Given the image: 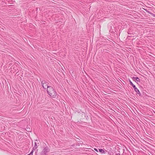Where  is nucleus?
Returning a JSON list of instances; mask_svg holds the SVG:
<instances>
[{
    "label": "nucleus",
    "instance_id": "9d476101",
    "mask_svg": "<svg viewBox=\"0 0 155 155\" xmlns=\"http://www.w3.org/2000/svg\"><path fill=\"white\" fill-rule=\"evenodd\" d=\"M33 150H32V151L30 152V153L27 155H32V153L33 152Z\"/></svg>",
    "mask_w": 155,
    "mask_h": 155
},
{
    "label": "nucleus",
    "instance_id": "f8f14e48",
    "mask_svg": "<svg viewBox=\"0 0 155 155\" xmlns=\"http://www.w3.org/2000/svg\"><path fill=\"white\" fill-rule=\"evenodd\" d=\"M94 150L96 152H98V150H97V149H96V148H94Z\"/></svg>",
    "mask_w": 155,
    "mask_h": 155
},
{
    "label": "nucleus",
    "instance_id": "ddd939ff",
    "mask_svg": "<svg viewBox=\"0 0 155 155\" xmlns=\"http://www.w3.org/2000/svg\"><path fill=\"white\" fill-rule=\"evenodd\" d=\"M116 155H120V153H118Z\"/></svg>",
    "mask_w": 155,
    "mask_h": 155
},
{
    "label": "nucleus",
    "instance_id": "39448f33",
    "mask_svg": "<svg viewBox=\"0 0 155 155\" xmlns=\"http://www.w3.org/2000/svg\"><path fill=\"white\" fill-rule=\"evenodd\" d=\"M133 87L134 88L135 91L140 96H141L142 95L141 93H140L139 90L136 87L135 85Z\"/></svg>",
    "mask_w": 155,
    "mask_h": 155
},
{
    "label": "nucleus",
    "instance_id": "f03ea898",
    "mask_svg": "<svg viewBox=\"0 0 155 155\" xmlns=\"http://www.w3.org/2000/svg\"><path fill=\"white\" fill-rule=\"evenodd\" d=\"M50 151V148L48 147L47 146L44 147L41 153L42 154H44V155H47V153H48Z\"/></svg>",
    "mask_w": 155,
    "mask_h": 155
},
{
    "label": "nucleus",
    "instance_id": "1a4fd4ad",
    "mask_svg": "<svg viewBox=\"0 0 155 155\" xmlns=\"http://www.w3.org/2000/svg\"><path fill=\"white\" fill-rule=\"evenodd\" d=\"M129 81L130 82V84L133 87L135 85L132 83L130 79H129Z\"/></svg>",
    "mask_w": 155,
    "mask_h": 155
},
{
    "label": "nucleus",
    "instance_id": "9b49d317",
    "mask_svg": "<svg viewBox=\"0 0 155 155\" xmlns=\"http://www.w3.org/2000/svg\"><path fill=\"white\" fill-rule=\"evenodd\" d=\"M128 33L129 35H131L132 34H133V33H131V32H130V31H128Z\"/></svg>",
    "mask_w": 155,
    "mask_h": 155
},
{
    "label": "nucleus",
    "instance_id": "6e6552de",
    "mask_svg": "<svg viewBox=\"0 0 155 155\" xmlns=\"http://www.w3.org/2000/svg\"><path fill=\"white\" fill-rule=\"evenodd\" d=\"M146 12L150 14L153 17H155V15L153 14V13H151L149 11H148V10H145Z\"/></svg>",
    "mask_w": 155,
    "mask_h": 155
},
{
    "label": "nucleus",
    "instance_id": "20e7f679",
    "mask_svg": "<svg viewBox=\"0 0 155 155\" xmlns=\"http://www.w3.org/2000/svg\"><path fill=\"white\" fill-rule=\"evenodd\" d=\"M39 143V141L37 140H36L34 142V145L33 147V151L35 150L38 147V144Z\"/></svg>",
    "mask_w": 155,
    "mask_h": 155
},
{
    "label": "nucleus",
    "instance_id": "7ed1b4c3",
    "mask_svg": "<svg viewBox=\"0 0 155 155\" xmlns=\"http://www.w3.org/2000/svg\"><path fill=\"white\" fill-rule=\"evenodd\" d=\"M41 85L43 88L45 89H47L48 88V86H49L48 85V83L45 80L41 81Z\"/></svg>",
    "mask_w": 155,
    "mask_h": 155
},
{
    "label": "nucleus",
    "instance_id": "423d86ee",
    "mask_svg": "<svg viewBox=\"0 0 155 155\" xmlns=\"http://www.w3.org/2000/svg\"><path fill=\"white\" fill-rule=\"evenodd\" d=\"M132 78L134 81L137 83L138 82H140V80L138 77H133V78Z\"/></svg>",
    "mask_w": 155,
    "mask_h": 155
},
{
    "label": "nucleus",
    "instance_id": "f257e3e1",
    "mask_svg": "<svg viewBox=\"0 0 155 155\" xmlns=\"http://www.w3.org/2000/svg\"><path fill=\"white\" fill-rule=\"evenodd\" d=\"M48 94L50 96L55 97L57 96V93L56 91L51 86H48L47 89Z\"/></svg>",
    "mask_w": 155,
    "mask_h": 155
},
{
    "label": "nucleus",
    "instance_id": "0eeeda50",
    "mask_svg": "<svg viewBox=\"0 0 155 155\" xmlns=\"http://www.w3.org/2000/svg\"><path fill=\"white\" fill-rule=\"evenodd\" d=\"M99 151L102 153H106V150H104L102 149H99Z\"/></svg>",
    "mask_w": 155,
    "mask_h": 155
}]
</instances>
